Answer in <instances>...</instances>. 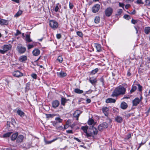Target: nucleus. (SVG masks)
<instances>
[{
  "instance_id": "obj_46",
  "label": "nucleus",
  "mask_w": 150,
  "mask_h": 150,
  "mask_svg": "<svg viewBox=\"0 0 150 150\" xmlns=\"http://www.w3.org/2000/svg\"><path fill=\"white\" fill-rule=\"evenodd\" d=\"M123 17L125 19L127 20H129L130 19V16L127 14L125 15Z\"/></svg>"
},
{
  "instance_id": "obj_37",
  "label": "nucleus",
  "mask_w": 150,
  "mask_h": 150,
  "mask_svg": "<svg viewBox=\"0 0 150 150\" xmlns=\"http://www.w3.org/2000/svg\"><path fill=\"white\" fill-rule=\"evenodd\" d=\"M81 129L83 131L84 133H86L87 132L88 127L87 126H82L81 127Z\"/></svg>"
},
{
  "instance_id": "obj_5",
  "label": "nucleus",
  "mask_w": 150,
  "mask_h": 150,
  "mask_svg": "<svg viewBox=\"0 0 150 150\" xmlns=\"http://www.w3.org/2000/svg\"><path fill=\"white\" fill-rule=\"evenodd\" d=\"M50 26L52 28H56L58 26V23L54 20H51L49 23Z\"/></svg>"
},
{
  "instance_id": "obj_23",
  "label": "nucleus",
  "mask_w": 150,
  "mask_h": 150,
  "mask_svg": "<svg viewBox=\"0 0 150 150\" xmlns=\"http://www.w3.org/2000/svg\"><path fill=\"white\" fill-rule=\"evenodd\" d=\"M120 106L121 108L123 109H126L127 107V104L124 102H122Z\"/></svg>"
},
{
  "instance_id": "obj_32",
  "label": "nucleus",
  "mask_w": 150,
  "mask_h": 150,
  "mask_svg": "<svg viewBox=\"0 0 150 150\" xmlns=\"http://www.w3.org/2000/svg\"><path fill=\"white\" fill-rule=\"evenodd\" d=\"M12 133V132H8L3 134V137L4 138L9 137L11 136Z\"/></svg>"
},
{
  "instance_id": "obj_22",
  "label": "nucleus",
  "mask_w": 150,
  "mask_h": 150,
  "mask_svg": "<svg viewBox=\"0 0 150 150\" xmlns=\"http://www.w3.org/2000/svg\"><path fill=\"white\" fill-rule=\"evenodd\" d=\"M69 100V99H67L65 98L62 97L61 99V104L63 105L64 106L66 103Z\"/></svg>"
},
{
  "instance_id": "obj_29",
  "label": "nucleus",
  "mask_w": 150,
  "mask_h": 150,
  "mask_svg": "<svg viewBox=\"0 0 150 150\" xmlns=\"http://www.w3.org/2000/svg\"><path fill=\"white\" fill-rule=\"evenodd\" d=\"M74 92L78 94H81L83 92V91L82 90H80L79 88H76L74 89Z\"/></svg>"
},
{
  "instance_id": "obj_14",
  "label": "nucleus",
  "mask_w": 150,
  "mask_h": 150,
  "mask_svg": "<svg viewBox=\"0 0 150 150\" xmlns=\"http://www.w3.org/2000/svg\"><path fill=\"white\" fill-rule=\"evenodd\" d=\"M40 53V50L38 49H35L33 51V55L35 56L38 55Z\"/></svg>"
},
{
  "instance_id": "obj_7",
  "label": "nucleus",
  "mask_w": 150,
  "mask_h": 150,
  "mask_svg": "<svg viewBox=\"0 0 150 150\" xmlns=\"http://www.w3.org/2000/svg\"><path fill=\"white\" fill-rule=\"evenodd\" d=\"M142 98V96L140 97V98H136L132 101L133 105L134 106H137L141 101Z\"/></svg>"
},
{
  "instance_id": "obj_2",
  "label": "nucleus",
  "mask_w": 150,
  "mask_h": 150,
  "mask_svg": "<svg viewBox=\"0 0 150 150\" xmlns=\"http://www.w3.org/2000/svg\"><path fill=\"white\" fill-rule=\"evenodd\" d=\"M12 46L11 44L5 45L1 47L3 49L0 50V53L2 54L6 53L7 51L11 49Z\"/></svg>"
},
{
  "instance_id": "obj_8",
  "label": "nucleus",
  "mask_w": 150,
  "mask_h": 150,
  "mask_svg": "<svg viewBox=\"0 0 150 150\" xmlns=\"http://www.w3.org/2000/svg\"><path fill=\"white\" fill-rule=\"evenodd\" d=\"M102 110L105 116L108 117L109 114L108 112L109 110V108L106 107H104L102 108Z\"/></svg>"
},
{
  "instance_id": "obj_44",
  "label": "nucleus",
  "mask_w": 150,
  "mask_h": 150,
  "mask_svg": "<svg viewBox=\"0 0 150 150\" xmlns=\"http://www.w3.org/2000/svg\"><path fill=\"white\" fill-rule=\"evenodd\" d=\"M98 68H96L91 71V74H94L98 72Z\"/></svg>"
},
{
  "instance_id": "obj_39",
  "label": "nucleus",
  "mask_w": 150,
  "mask_h": 150,
  "mask_svg": "<svg viewBox=\"0 0 150 150\" xmlns=\"http://www.w3.org/2000/svg\"><path fill=\"white\" fill-rule=\"evenodd\" d=\"M122 12V10L121 9H119L117 11V13L116 14L117 16L120 15Z\"/></svg>"
},
{
  "instance_id": "obj_55",
  "label": "nucleus",
  "mask_w": 150,
  "mask_h": 150,
  "mask_svg": "<svg viewBox=\"0 0 150 150\" xmlns=\"http://www.w3.org/2000/svg\"><path fill=\"white\" fill-rule=\"evenodd\" d=\"M5 81L6 82L7 84L8 85H9V83L11 82V81L9 80L8 79H5Z\"/></svg>"
},
{
  "instance_id": "obj_48",
  "label": "nucleus",
  "mask_w": 150,
  "mask_h": 150,
  "mask_svg": "<svg viewBox=\"0 0 150 150\" xmlns=\"http://www.w3.org/2000/svg\"><path fill=\"white\" fill-rule=\"evenodd\" d=\"M30 86V84L29 83H26V86L25 88V89L26 91H28L29 90Z\"/></svg>"
},
{
  "instance_id": "obj_3",
  "label": "nucleus",
  "mask_w": 150,
  "mask_h": 150,
  "mask_svg": "<svg viewBox=\"0 0 150 150\" xmlns=\"http://www.w3.org/2000/svg\"><path fill=\"white\" fill-rule=\"evenodd\" d=\"M16 50L20 54L24 53L26 51L25 47L22 46L21 44H18L16 47Z\"/></svg>"
},
{
  "instance_id": "obj_6",
  "label": "nucleus",
  "mask_w": 150,
  "mask_h": 150,
  "mask_svg": "<svg viewBox=\"0 0 150 150\" xmlns=\"http://www.w3.org/2000/svg\"><path fill=\"white\" fill-rule=\"evenodd\" d=\"M100 8V6L98 4H96L93 6L92 8V11L93 13H96L98 12Z\"/></svg>"
},
{
  "instance_id": "obj_24",
  "label": "nucleus",
  "mask_w": 150,
  "mask_h": 150,
  "mask_svg": "<svg viewBox=\"0 0 150 150\" xmlns=\"http://www.w3.org/2000/svg\"><path fill=\"white\" fill-rule=\"evenodd\" d=\"M138 87V91L139 92H142L143 89V87L141 86L138 82H137L135 84Z\"/></svg>"
},
{
  "instance_id": "obj_43",
  "label": "nucleus",
  "mask_w": 150,
  "mask_h": 150,
  "mask_svg": "<svg viewBox=\"0 0 150 150\" xmlns=\"http://www.w3.org/2000/svg\"><path fill=\"white\" fill-rule=\"evenodd\" d=\"M103 76H102L100 79V82H101L102 83L103 86H104L105 85L104 83V79L103 78Z\"/></svg>"
},
{
  "instance_id": "obj_1",
  "label": "nucleus",
  "mask_w": 150,
  "mask_h": 150,
  "mask_svg": "<svg viewBox=\"0 0 150 150\" xmlns=\"http://www.w3.org/2000/svg\"><path fill=\"white\" fill-rule=\"evenodd\" d=\"M126 89L123 86L120 85L116 88L111 95L112 97H117L125 94Z\"/></svg>"
},
{
  "instance_id": "obj_26",
  "label": "nucleus",
  "mask_w": 150,
  "mask_h": 150,
  "mask_svg": "<svg viewBox=\"0 0 150 150\" xmlns=\"http://www.w3.org/2000/svg\"><path fill=\"white\" fill-rule=\"evenodd\" d=\"M25 39L28 42H30L32 41V40L30 38V35L29 34H27L26 35Z\"/></svg>"
},
{
  "instance_id": "obj_16",
  "label": "nucleus",
  "mask_w": 150,
  "mask_h": 150,
  "mask_svg": "<svg viewBox=\"0 0 150 150\" xmlns=\"http://www.w3.org/2000/svg\"><path fill=\"white\" fill-rule=\"evenodd\" d=\"M17 114L21 117L24 116L25 114L24 112L20 109H18L17 111Z\"/></svg>"
},
{
  "instance_id": "obj_53",
  "label": "nucleus",
  "mask_w": 150,
  "mask_h": 150,
  "mask_svg": "<svg viewBox=\"0 0 150 150\" xmlns=\"http://www.w3.org/2000/svg\"><path fill=\"white\" fill-rule=\"evenodd\" d=\"M131 137V134H129L127 135L125 138V139L128 140Z\"/></svg>"
},
{
  "instance_id": "obj_33",
  "label": "nucleus",
  "mask_w": 150,
  "mask_h": 150,
  "mask_svg": "<svg viewBox=\"0 0 150 150\" xmlns=\"http://www.w3.org/2000/svg\"><path fill=\"white\" fill-rule=\"evenodd\" d=\"M100 18L99 16H97L95 17L94 19V22L96 23H98L100 22Z\"/></svg>"
},
{
  "instance_id": "obj_47",
  "label": "nucleus",
  "mask_w": 150,
  "mask_h": 150,
  "mask_svg": "<svg viewBox=\"0 0 150 150\" xmlns=\"http://www.w3.org/2000/svg\"><path fill=\"white\" fill-rule=\"evenodd\" d=\"M94 122V120L92 119H91L88 122V124L89 125H92Z\"/></svg>"
},
{
  "instance_id": "obj_61",
  "label": "nucleus",
  "mask_w": 150,
  "mask_h": 150,
  "mask_svg": "<svg viewBox=\"0 0 150 150\" xmlns=\"http://www.w3.org/2000/svg\"><path fill=\"white\" fill-rule=\"evenodd\" d=\"M69 126L68 125L67 122L66 123V125L64 126V129H65L68 128Z\"/></svg>"
},
{
  "instance_id": "obj_11",
  "label": "nucleus",
  "mask_w": 150,
  "mask_h": 150,
  "mask_svg": "<svg viewBox=\"0 0 150 150\" xmlns=\"http://www.w3.org/2000/svg\"><path fill=\"white\" fill-rule=\"evenodd\" d=\"M24 136L22 135H20L18 136L16 140V143H21L23 139Z\"/></svg>"
},
{
  "instance_id": "obj_45",
  "label": "nucleus",
  "mask_w": 150,
  "mask_h": 150,
  "mask_svg": "<svg viewBox=\"0 0 150 150\" xmlns=\"http://www.w3.org/2000/svg\"><path fill=\"white\" fill-rule=\"evenodd\" d=\"M101 124L103 126V127L104 129L107 128L108 127V123L106 122H103Z\"/></svg>"
},
{
  "instance_id": "obj_35",
  "label": "nucleus",
  "mask_w": 150,
  "mask_h": 150,
  "mask_svg": "<svg viewBox=\"0 0 150 150\" xmlns=\"http://www.w3.org/2000/svg\"><path fill=\"white\" fill-rule=\"evenodd\" d=\"M46 117L47 118H52L56 116V114H46Z\"/></svg>"
},
{
  "instance_id": "obj_9",
  "label": "nucleus",
  "mask_w": 150,
  "mask_h": 150,
  "mask_svg": "<svg viewBox=\"0 0 150 150\" xmlns=\"http://www.w3.org/2000/svg\"><path fill=\"white\" fill-rule=\"evenodd\" d=\"M13 74L14 76L18 78L21 77L23 75L22 73L18 70L15 71Z\"/></svg>"
},
{
  "instance_id": "obj_25",
  "label": "nucleus",
  "mask_w": 150,
  "mask_h": 150,
  "mask_svg": "<svg viewBox=\"0 0 150 150\" xmlns=\"http://www.w3.org/2000/svg\"><path fill=\"white\" fill-rule=\"evenodd\" d=\"M115 121L118 123H121L122 121V118L119 116H117L115 118Z\"/></svg>"
},
{
  "instance_id": "obj_36",
  "label": "nucleus",
  "mask_w": 150,
  "mask_h": 150,
  "mask_svg": "<svg viewBox=\"0 0 150 150\" xmlns=\"http://www.w3.org/2000/svg\"><path fill=\"white\" fill-rule=\"evenodd\" d=\"M57 60L58 61L59 63H62L63 61V59L62 56H59L57 59Z\"/></svg>"
},
{
  "instance_id": "obj_19",
  "label": "nucleus",
  "mask_w": 150,
  "mask_h": 150,
  "mask_svg": "<svg viewBox=\"0 0 150 150\" xmlns=\"http://www.w3.org/2000/svg\"><path fill=\"white\" fill-rule=\"evenodd\" d=\"M116 101L115 99L111 98H109L106 100L105 102L106 103H115Z\"/></svg>"
},
{
  "instance_id": "obj_34",
  "label": "nucleus",
  "mask_w": 150,
  "mask_h": 150,
  "mask_svg": "<svg viewBox=\"0 0 150 150\" xmlns=\"http://www.w3.org/2000/svg\"><path fill=\"white\" fill-rule=\"evenodd\" d=\"M92 129L93 130V134L96 135L97 134L98 131L95 127L92 126Z\"/></svg>"
},
{
  "instance_id": "obj_60",
  "label": "nucleus",
  "mask_w": 150,
  "mask_h": 150,
  "mask_svg": "<svg viewBox=\"0 0 150 150\" xmlns=\"http://www.w3.org/2000/svg\"><path fill=\"white\" fill-rule=\"evenodd\" d=\"M61 35L60 34H57L56 35V37L58 39H59L61 38Z\"/></svg>"
},
{
  "instance_id": "obj_15",
  "label": "nucleus",
  "mask_w": 150,
  "mask_h": 150,
  "mask_svg": "<svg viewBox=\"0 0 150 150\" xmlns=\"http://www.w3.org/2000/svg\"><path fill=\"white\" fill-rule=\"evenodd\" d=\"M18 135V133L17 132L13 133L11 137V139L12 141H14L17 139Z\"/></svg>"
},
{
  "instance_id": "obj_17",
  "label": "nucleus",
  "mask_w": 150,
  "mask_h": 150,
  "mask_svg": "<svg viewBox=\"0 0 150 150\" xmlns=\"http://www.w3.org/2000/svg\"><path fill=\"white\" fill-rule=\"evenodd\" d=\"M58 139V138H56L50 141H47L45 139V138L44 139V141L45 144H47L51 143H52Z\"/></svg>"
},
{
  "instance_id": "obj_28",
  "label": "nucleus",
  "mask_w": 150,
  "mask_h": 150,
  "mask_svg": "<svg viewBox=\"0 0 150 150\" xmlns=\"http://www.w3.org/2000/svg\"><path fill=\"white\" fill-rule=\"evenodd\" d=\"M137 89V87L136 85H133L132 86V88L130 90V92L131 93L134 92Z\"/></svg>"
},
{
  "instance_id": "obj_27",
  "label": "nucleus",
  "mask_w": 150,
  "mask_h": 150,
  "mask_svg": "<svg viewBox=\"0 0 150 150\" xmlns=\"http://www.w3.org/2000/svg\"><path fill=\"white\" fill-rule=\"evenodd\" d=\"M144 31L145 33L146 34H149L150 33V27H146L144 28Z\"/></svg>"
},
{
  "instance_id": "obj_51",
  "label": "nucleus",
  "mask_w": 150,
  "mask_h": 150,
  "mask_svg": "<svg viewBox=\"0 0 150 150\" xmlns=\"http://www.w3.org/2000/svg\"><path fill=\"white\" fill-rule=\"evenodd\" d=\"M92 90L90 89V90H88V91H86L85 92V94H83V95H85V94H89L90 93H91L92 92Z\"/></svg>"
},
{
  "instance_id": "obj_21",
  "label": "nucleus",
  "mask_w": 150,
  "mask_h": 150,
  "mask_svg": "<svg viewBox=\"0 0 150 150\" xmlns=\"http://www.w3.org/2000/svg\"><path fill=\"white\" fill-rule=\"evenodd\" d=\"M95 45L97 50V51L98 52H100L102 50L101 45L100 44L96 43L95 44Z\"/></svg>"
},
{
  "instance_id": "obj_56",
  "label": "nucleus",
  "mask_w": 150,
  "mask_h": 150,
  "mask_svg": "<svg viewBox=\"0 0 150 150\" xmlns=\"http://www.w3.org/2000/svg\"><path fill=\"white\" fill-rule=\"evenodd\" d=\"M21 32L18 30H17L16 33L15 34V35L16 36H18V35L20 34Z\"/></svg>"
},
{
  "instance_id": "obj_40",
  "label": "nucleus",
  "mask_w": 150,
  "mask_h": 150,
  "mask_svg": "<svg viewBox=\"0 0 150 150\" xmlns=\"http://www.w3.org/2000/svg\"><path fill=\"white\" fill-rule=\"evenodd\" d=\"M22 13V11L21 10L19 11L14 15L15 17H18Z\"/></svg>"
},
{
  "instance_id": "obj_10",
  "label": "nucleus",
  "mask_w": 150,
  "mask_h": 150,
  "mask_svg": "<svg viewBox=\"0 0 150 150\" xmlns=\"http://www.w3.org/2000/svg\"><path fill=\"white\" fill-rule=\"evenodd\" d=\"M82 113V112L79 110H77L75 111L73 114V116L74 117L76 118V120H79V117L80 114Z\"/></svg>"
},
{
  "instance_id": "obj_30",
  "label": "nucleus",
  "mask_w": 150,
  "mask_h": 150,
  "mask_svg": "<svg viewBox=\"0 0 150 150\" xmlns=\"http://www.w3.org/2000/svg\"><path fill=\"white\" fill-rule=\"evenodd\" d=\"M61 8V6L59 4V3H58L57 4L54 10L56 12H57L59 8Z\"/></svg>"
},
{
  "instance_id": "obj_59",
  "label": "nucleus",
  "mask_w": 150,
  "mask_h": 150,
  "mask_svg": "<svg viewBox=\"0 0 150 150\" xmlns=\"http://www.w3.org/2000/svg\"><path fill=\"white\" fill-rule=\"evenodd\" d=\"M127 12L131 14H134L136 13V11L134 10L132 11H130V12Z\"/></svg>"
},
{
  "instance_id": "obj_38",
  "label": "nucleus",
  "mask_w": 150,
  "mask_h": 150,
  "mask_svg": "<svg viewBox=\"0 0 150 150\" xmlns=\"http://www.w3.org/2000/svg\"><path fill=\"white\" fill-rule=\"evenodd\" d=\"M55 120L56 121L58 122V123H61L62 122L63 120L61 119L60 117H56L55 118Z\"/></svg>"
},
{
  "instance_id": "obj_64",
  "label": "nucleus",
  "mask_w": 150,
  "mask_h": 150,
  "mask_svg": "<svg viewBox=\"0 0 150 150\" xmlns=\"http://www.w3.org/2000/svg\"><path fill=\"white\" fill-rule=\"evenodd\" d=\"M127 75L128 76H130L131 75L130 70L129 69H128V71H127Z\"/></svg>"
},
{
  "instance_id": "obj_57",
  "label": "nucleus",
  "mask_w": 150,
  "mask_h": 150,
  "mask_svg": "<svg viewBox=\"0 0 150 150\" xmlns=\"http://www.w3.org/2000/svg\"><path fill=\"white\" fill-rule=\"evenodd\" d=\"M69 5L70 9H72L74 7V5H73V4H71L70 2H69Z\"/></svg>"
},
{
  "instance_id": "obj_49",
  "label": "nucleus",
  "mask_w": 150,
  "mask_h": 150,
  "mask_svg": "<svg viewBox=\"0 0 150 150\" xmlns=\"http://www.w3.org/2000/svg\"><path fill=\"white\" fill-rule=\"evenodd\" d=\"M76 34L78 35L81 37H82L83 36V34L82 32L80 31H77Z\"/></svg>"
},
{
  "instance_id": "obj_42",
  "label": "nucleus",
  "mask_w": 150,
  "mask_h": 150,
  "mask_svg": "<svg viewBox=\"0 0 150 150\" xmlns=\"http://www.w3.org/2000/svg\"><path fill=\"white\" fill-rule=\"evenodd\" d=\"M104 129L103 126L101 124L98 127V129L99 131H102Z\"/></svg>"
},
{
  "instance_id": "obj_41",
  "label": "nucleus",
  "mask_w": 150,
  "mask_h": 150,
  "mask_svg": "<svg viewBox=\"0 0 150 150\" xmlns=\"http://www.w3.org/2000/svg\"><path fill=\"white\" fill-rule=\"evenodd\" d=\"M145 6H150V0H145Z\"/></svg>"
},
{
  "instance_id": "obj_54",
  "label": "nucleus",
  "mask_w": 150,
  "mask_h": 150,
  "mask_svg": "<svg viewBox=\"0 0 150 150\" xmlns=\"http://www.w3.org/2000/svg\"><path fill=\"white\" fill-rule=\"evenodd\" d=\"M136 3L137 4H143L144 3L142 1V0H137Z\"/></svg>"
},
{
  "instance_id": "obj_20",
  "label": "nucleus",
  "mask_w": 150,
  "mask_h": 150,
  "mask_svg": "<svg viewBox=\"0 0 150 150\" xmlns=\"http://www.w3.org/2000/svg\"><path fill=\"white\" fill-rule=\"evenodd\" d=\"M57 74L60 77H64L67 76V74L62 71H61L60 72H57Z\"/></svg>"
},
{
  "instance_id": "obj_13",
  "label": "nucleus",
  "mask_w": 150,
  "mask_h": 150,
  "mask_svg": "<svg viewBox=\"0 0 150 150\" xmlns=\"http://www.w3.org/2000/svg\"><path fill=\"white\" fill-rule=\"evenodd\" d=\"M0 24L1 25H7L8 24V21L7 20L2 19L0 18Z\"/></svg>"
},
{
  "instance_id": "obj_18",
  "label": "nucleus",
  "mask_w": 150,
  "mask_h": 150,
  "mask_svg": "<svg viewBox=\"0 0 150 150\" xmlns=\"http://www.w3.org/2000/svg\"><path fill=\"white\" fill-rule=\"evenodd\" d=\"M27 60V57L25 55H22L21 56L19 59V60L21 62H24Z\"/></svg>"
},
{
  "instance_id": "obj_58",
  "label": "nucleus",
  "mask_w": 150,
  "mask_h": 150,
  "mask_svg": "<svg viewBox=\"0 0 150 150\" xmlns=\"http://www.w3.org/2000/svg\"><path fill=\"white\" fill-rule=\"evenodd\" d=\"M131 22L132 23L135 24L137 23V20L132 19L131 21Z\"/></svg>"
},
{
  "instance_id": "obj_12",
  "label": "nucleus",
  "mask_w": 150,
  "mask_h": 150,
  "mask_svg": "<svg viewBox=\"0 0 150 150\" xmlns=\"http://www.w3.org/2000/svg\"><path fill=\"white\" fill-rule=\"evenodd\" d=\"M59 105V102L57 100H55L52 103V106L53 108H56Z\"/></svg>"
},
{
  "instance_id": "obj_62",
  "label": "nucleus",
  "mask_w": 150,
  "mask_h": 150,
  "mask_svg": "<svg viewBox=\"0 0 150 150\" xmlns=\"http://www.w3.org/2000/svg\"><path fill=\"white\" fill-rule=\"evenodd\" d=\"M28 49H30L32 48L33 47V45H28Z\"/></svg>"
},
{
  "instance_id": "obj_4",
  "label": "nucleus",
  "mask_w": 150,
  "mask_h": 150,
  "mask_svg": "<svg viewBox=\"0 0 150 150\" xmlns=\"http://www.w3.org/2000/svg\"><path fill=\"white\" fill-rule=\"evenodd\" d=\"M113 12V9L110 7H108L106 8L105 11V16L108 17L110 16Z\"/></svg>"
},
{
  "instance_id": "obj_52",
  "label": "nucleus",
  "mask_w": 150,
  "mask_h": 150,
  "mask_svg": "<svg viewBox=\"0 0 150 150\" xmlns=\"http://www.w3.org/2000/svg\"><path fill=\"white\" fill-rule=\"evenodd\" d=\"M51 122L52 123V125L54 126H55L57 124L58 122L57 121H52Z\"/></svg>"
},
{
  "instance_id": "obj_63",
  "label": "nucleus",
  "mask_w": 150,
  "mask_h": 150,
  "mask_svg": "<svg viewBox=\"0 0 150 150\" xmlns=\"http://www.w3.org/2000/svg\"><path fill=\"white\" fill-rule=\"evenodd\" d=\"M66 132L68 133L73 134V132L71 130H69L66 131Z\"/></svg>"
},
{
  "instance_id": "obj_31",
  "label": "nucleus",
  "mask_w": 150,
  "mask_h": 150,
  "mask_svg": "<svg viewBox=\"0 0 150 150\" xmlns=\"http://www.w3.org/2000/svg\"><path fill=\"white\" fill-rule=\"evenodd\" d=\"M89 82L93 85L97 82L96 79L95 78L93 79H92L91 78H90L89 79Z\"/></svg>"
},
{
  "instance_id": "obj_50",
  "label": "nucleus",
  "mask_w": 150,
  "mask_h": 150,
  "mask_svg": "<svg viewBox=\"0 0 150 150\" xmlns=\"http://www.w3.org/2000/svg\"><path fill=\"white\" fill-rule=\"evenodd\" d=\"M31 76L32 78L34 79H36L37 78V75L35 73H33L31 75Z\"/></svg>"
}]
</instances>
